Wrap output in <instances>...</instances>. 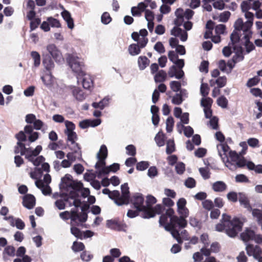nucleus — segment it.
<instances>
[{"mask_svg": "<svg viewBox=\"0 0 262 262\" xmlns=\"http://www.w3.org/2000/svg\"><path fill=\"white\" fill-rule=\"evenodd\" d=\"M106 226L111 229L116 230H121L122 229L121 223L115 220H107Z\"/></svg>", "mask_w": 262, "mask_h": 262, "instance_id": "37", "label": "nucleus"}, {"mask_svg": "<svg viewBox=\"0 0 262 262\" xmlns=\"http://www.w3.org/2000/svg\"><path fill=\"white\" fill-rule=\"evenodd\" d=\"M155 140L159 146H162L165 144L164 135L160 132H159L156 135Z\"/></svg>", "mask_w": 262, "mask_h": 262, "instance_id": "49", "label": "nucleus"}, {"mask_svg": "<svg viewBox=\"0 0 262 262\" xmlns=\"http://www.w3.org/2000/svg\"><path fill=\"white\" fill-rule=\"evenodd\" d=\"M246 250L249 256H252L258 262H262V250L259 246L248 244Z\"/></svg>", "mask_w": 262, "mask_h": 262, "instance_id": "14", "label": "nucleus"}, {"mask_svg": "<svg viewBox=\"0 0 262 262\" xmlns=\"http://www.w3.org/2000/svg\"><path fill=\"white\" fill-rule=\"evenodd\" d=\"M42 150V147L38 145L34 149L31 148L26 149V151L23 152L21 155H24L25 158L32 162L34 166H38L45 161V158L42 156H37Z\"/></svg>", "mask_w": 262, "mask_h": 262, "instance_id": "10", "label": "nucleus"}, {"mask_svg": "<svg viewBox=\"0 0 262 262\" xmlns=\"http://www.w3.org/2000/svg\"><path fill=\"white\" fill-rule=\"evenodd\" d=\"M69 145L70 146V149L73 151L72 152L78 154L79 156H81V151L78 143L74 142L69 144Z\"/></svg>", "mask_w": 262, "mask_h": 262, "instance_id": "61", "label": "nucleus"}, {"mask_svg": "<svg viewBox=\"0 0 262 262\" xmlns=\"http://www.w3.org/2000/svg\"><path fill=\"white\" fill-rule=\"evenodd\" d=\"M157 202L156 199L152 195H148L146 198V205L147 209H149L151 208L152 205L155 204Z\"/></svg>", "mask_w": 262, "mask_h": 262, "instance_id": "56", "label": "nucleus"}, {"mask_svg": "<svg viewBox=\"0 0 262 262\" xmlns=\"http://www.w3.org/2000/svg\"><path fill=\"white\" fill-rule=\"evenodd\" d=\"M80 223H79L78 225H79ZM74 225H76V224H74L73 225H71V233L74 235L75 237L80 238L82 239L83 238V232H82L80 229L77 228V227H74L73 226Z\"/></svg>", "mask_w": 262, "mask_h": 262, "instance_id": "44", "label": "nucleus"}, {"mask_svg": "<svg viewBox=\"0 0 262 262\" xmlns=\"http://www.w3.org/2000/svg\"><path fill=\"white\" fill-rule=\"evenodd\" d=\"M230 219V216L223 214L221 223L217 224L215 228L218 231H225L229 236L233 237L241 230L243 223L236 217Z\"/></svg>", "mask_w": 262, "mask_h": 262, "instance_id": "3", "label": "nucleus"}, {"mask_svg": "<svg viewBox=\"0 0 262 262\" xmlns=\"http://www.w3.org/2000/svg\"><path fill=\"white\" fill-rule=\"evenodd\" d=\"M174 151V143L173 140H169L166 143V151L167 154H170Z\"/></svg>", "mask_w": 262, "mask_h": 262, "instance_id": "53", "label": "nucleus"}, {"mask_svg": "<svg viewBox=\"0 0 262 262\" xmlns=\"http://www.w3.org/2000/svg\"><path fill=\"white\" fill-rule=\"evenodd\" d=\"M228 102V100L224 96H221L217 99V104L223 108L227 107Z\"/></svg>", "mask_w": 262, "mask_h": 262, "instance_id": "54", "label": "nucleus"}, {"mask_svg": "<svg viewBox=\"0 0 262 262\" xmlns=\"http://www.w3.org/2000/svg\"><path fill=\"white\" fill-rule=\"evenodd\" d=\"M237 45V43H233L231 41V43H229L228 46L223 48L222 51L223 55L226 57H229L232 51H236Z\"/></svg>", "mask_w": 262, "mask_h": 262, "instance_id": "36", "label": "nucleus"}, {"mask_svg": "<svg viewBox=\"0 0 262 262\" xmlns=\"http://www.w3.org/2000/svg\"><path fill=\"white\" fill-rule=\"evenodd\" d=\"M33 125L34 128L36 130H40L42 128V130H45L47 129V126L39 119H36L33 123Z\"/></svg>", "mask_w": 262, "mask_h": 262, "instance_id": "47", "label": "nucleus"}, {"mask_svg": "<svg viewBox=\"0 0 262 262\" xmlns=\"http://www.w3.org/2000/svg\"><path fill=\"white\" fill-rule=\"evenodd\" d=\"M23 204L28 209H32L35 205V198L32 194H27L23 197Z\"/></svg>", "mask_w": 262, "mask_h": 262, "instance_id": "21", "label": "nucleus"}, {"mask_svg": "<svg viewBox=\"0 0 262 262\" xmlns=\"http://www.w3.org/2000/svg\"><path fill=\"white\" fill-rule=\"evenodd\" d=\"M172 97L171 102L175 105H180L188 97V93L186 90L182 89Z\"/></svg>", "mask_w": 262, "mask_h": 262, "instance_id": "17", "label": "nucleus"}, {"mask_svg": "<svg viewBox=\"0 0 262 262\" xmlns=\"http://www.w3.org/2000/svg\"><path fill=\"white\" fill-rule=\"evenodd\" d=\"M61 15L63 19L67 22L68 28L71 29H73L74 24L70 13L68 11L64 10L61 12Z\"/></svg>", "mask_w": 262, "mask_h": 262, "instance_id": "27", "label": "nucleus"}, {"mask_svg": "<svg viewBox=\"0 0 262 262\" xmlns=\"http://www.w3.org/2000/svg\"><path fill=\"white\" fill-rule=\"evenodd\" d=\"M206 31L204 34V37L205 38H209L211 37L212 41L216 43L221 41L220 35L215 34L212 35V30L214 28V23L212 20H209L207 21L206 25Z\"/></svg>", "mask_w": 262, "mask_h": 262, "instance_id": "16", "label": "nucleus"}, {"mask_svg": "<svg viewBox=\"0 0 262 262\" xmlns=\"http://www.w3.org/2000/svg\"><path fill=\"white\" fill-rule=\"evenodd\" d=\"M84 249V245L81 242H74L72 246V249L75 252H78Z\"/></svg>", "mask_w": 262, "mask_h": 262, "instance_id": "60", "label": "nucleus"}, {"mask_svg": "<svg viewBox=\"0 0 262 262\" xmlns=\"http://www.w3.org/2000/svg\"><path fill=\"white\" fill-rule=\"evenodd\" d=\"M254 232L250 229H246L241 234V239L245 242H247L250 240H253Z\"/></svg>", "mask_w": 262, "mask_h": 262, "instance_id": "35", "label": "nucleus"}, {"mask_svg": "<svg viewBox=\"0 0 262 262\" xmlns=\"http://www.w3.org/2000/svg\"><path fill=\"white\" fill-rule=\"evenodd\" d=\"M122 194L119 193V196L116 198V204L120 206L123 204H128L129 201V187L127 183H124L121 186Z\"/></svg>", "mask_w": 262, "mask_h": 262, "instance_id": "13", "label": "nucleus"}, {"mask_svg": "<svg viewBox=\"0 0 262 262\" xmlns=\"http://www.w3.org/2000/svg\"><path fill=\"white\" fill-rule=\"evenodd\" d=\"M68 62L72 71L77 74L78 81L79 80V77L80 74L82 75L83 63L81 59L74 55H69L67 58Z\"/></svg>", "mask_w": 262, "mask_h": 262, "instance_id": "11", "label": "nucleus"}, {"mask_svg": "<svg viewBox=\"0 0 262 262\" xmlns=\"http://www.w3.org/2000/svg\"><path fill=\"white\" fill-rule=\"evenodd\" d=\"M238 45H237V47L236 48V51H234L235 54L234 56H233L232 58L233 62L234 63L239 62L243 60L244 59L243 49L240 46Z\"/></svg>", "mask_w": 262, "mask_h": 262, "instance_id": "33", "label": "nucleus"}, {"mask_svg": "<svg viewBox=\"0 0 262 262\" xmlns=\"http://www.w3.org/2000/svg\"><path fill=\"white\" fill-rule=\"evenodd\" d=\"M163 210V207L161 205H157L154 208L151 207L149 209L146 210L143 215L144 218L149 219L155 216L156 214H161Z\"/></svg>", "mask_w": 262, "mask_h": 262, "instance_id": "19", "label": "nucleus"}, {"mask_svg": "<svg viewBox=\"0 0 262 262\" xmlns=\"http://www.w3.org/2000/svg\"><path fill=\"white\" fill-rule=\"evenodd\" d=\"M209 92V88L207 83H202L201 85L200 92L201 95L204 97H206L208 95Z\"/></svg>", "mask_w": 262, "mask_h": 262, "instance_id": "64", "label": "nucleus"}, {"mask_svg": "<svg viewBox=\"0 0 262 262\" xmlns=\"http://www.w3.org/2000/svg\"><path fill=\"white\" fill-rule=\"evenodd\" d=\"M171 34L175 36H179L182 41H185L187 39V33L181 29L175 27L171 31Z\"/></svg>", "mask_w": 262, "mask_h": 262, "instance_id": "24", "label": "nucleus"}, {"mask_svg": "<svg viewBox=\"0 0 262 262\" xmlns=\"http://www.w3.org/2000/svg\"><path fill=\"white\" fill-rule=\"evenodd\" d=\"M43 83L47 86H51L53 82V78L50 74H47L41 77Z\"/></svg>", "mask_w": 262, "mask_h": 262, "instance_id": "51", "label": "nucleus"}, {"mask_svg": "<svg viewBox=\"0 0 262 262\" xmlns=\"http://www.w3.org/2000/svg\"><path fill=\"white\" fill-rule=\"evenodd\" d=\"M194 11L189 9L184 10L182 8L177 9L175 12L176 18L174 24L177 26H181L184 23V27L186 30H190L192 26L191 22L188 21L192 18Z\"/></svg>", "mask_w": 262, "mask_h": 262, "instance_id": "8", "label": "nucleus"}, {"mask_svg": "<svg viewBox=\"0 0 262 262\" xmlns=\"http://www.w3.org/2000/svg\"><path fill=\"white\" fill-rule=\"evenodd\" d=\"M107 156V149L105 145L101 146L99 151L97 154V157L99 160H104Z\"/></svg>", "mask_w": 262, "mask_h": 262, "instance_id": "41", "label": "nucleus"}, {"mask_svg": "<svg viewBox=\"0 0 262 262\" xmlns=\"http://www.w3.org/2000/svg\"><path fill=\"white\" fill-rule=\"evenodd\" d=\"M138 63L140 70H143L149 63V60L146 56H140L138 58Z\"/></svg>", "mask_w": 262, "mask_h": 262, "instance_id": "38", "label": "nucleus"}, {"mask_svg": "<svg viewBox=\"0 0 262 262\" xmlns=\"http://www.w3.org/2000/svg\"><path fill=\"white\" fill-rule=\"evenodd\" d=\"M166 124L167 132L168 133L171 132L174 125V121L173 118L171 117H169L166 120Z\"/></svg>", "mask_w": 262, "mask_h": 262, "instance_id": "59", "label": "nucleus"}, {"mask_svg": "<svg viewBox=\"0 0 262 262\" xmlns=\"http://www.w3.org/2000/svg\"><path fill=\"white\" fill-rule=\"evenodd\" d=\"M46 50L49 54V56L52 57L56 62L61 63L64 61L61 51L55 44L48 45L46 46Z\"/></svg>", "mask_w": 262, "mask_h": 262, "instance_id": "12", "label": "nucleus"}, {"mask_svg": "<svg viewBox=\"0 0 262 262\" xmlns=\"http://www.w3.org/2000/svg\"><path fill=\"white\" fill-rule=\"evenodd\" d=\"M31 56L34 61V65L35 67H37L40 63V56L39 54L36 51H32Z\"/></svg>", "mask_w": 262, "mask_h": 262, "instance_id": "45", "label": "nucleus"}, {"mask_svg": "<svg viewBox=\"0 0 262 262\" xmlns=\"http://www.w3.org/2000/svg\"><path fill=\"white\" fill-rule=\"evenodd\" d=\"M15 137L18 140L17 145L20 147L21 154L23 153V152L26 151V149L31 148L26 147L27 145L29 146V144L27 145L22 143V142L25 141L27 140V137L24 132L20 131L15 135Z\"/></svg>", "mask_w": 262, "mask_h": 262, "instance_id": "20", "label": "nucleus"}, {"mask_svg": "<svg viewBox=\"0 0 262 262\" xmlns=\"http://www.w3.org/2000/svg\"><path fill=\"white\" fill-rule=\"evenodd\" d=\"M59 216L64 220L70 219L71 220V225L74 224H78L85 222L88 217L87 214L83 212V209H82V212L80 213H78L76 209H72L70 212L66 211L60 213Z\"/></svg>", "mask_w": 262, "mask_h": 262, "instance_id": "9", "label": "nucleus"}, {"mask_svg": "<svg viewBox=\"0 0 262 262\" xmlns=\"http://www.w3.org/2000/svg\"><path fill=\"white\" fill-rule=\"evenodd\" d=\"M212 188L215 192H221L225 191L227 186L223 181H218L212 184Z\"/></svg>", "mask_w": 262, "mask_h": 262, "instance_id": "30", "label": "nucleus"}, {"mask_svg": "<svg viewBox=\"0 0 262 262\" xmlns=\"http://www.w3.org/2000/svg\"><path fill=\"white\" fill-rule=\"evenodd\" d=\"M252 210V214L253 217L256 219L258 223L262 222V210L258 209H253Z\"/></svg>", "mask_w": 262, "mask_h": 262, "instance_id": "48", "label": "nucleus"}, {"mask_svg": "<svg viewBox=\"0 0 262 262\" xmlns=\"http://www.w3.org/2000/svg\"><path fill=\"white\" fill-rule=\"evenodd\" d=\"M13 225H11L12 227H16L17 229L23 230L25 227V223L19 218H15L13 220Z\"/></svg>", "mask_w": 262, "mask_h": 262, "instance_id": "46", "label": "nucleus"}, {"mask_svg": "<svg viewBox=\"0 0 262 262\" xmlns=\"http://www.w3.org/2000/svg\"><path fill=\"white\" fill-rule=\"evenodd\" d=\"M80 257L83 261L88 262L93 258V255L88 251H84L81 254Z\"/></svg>", "mask_w": 262, "mask_h": 262, "instance_id": "58", "label": "nucleus"}, {"mask_svg": "<svg viewBox=\"0 0 262 262\" xmlns=\"http://www.w3.org/2000/svg\"><path fill=\"white\" fill-rule=\"evenodd\" d=\"M175 169L178 174H182L185 170V165L183 162H178L176 163Z\"/></svg>", "mask_w": 262, "mask_h": 262, "instance_id": "55", "label": "nucleus"}, {"mask_svg": "<svg viewBox=\"0 0 262 262\" xmlns=\"http://www.w3.org/2000/svg\"><path fill=\"white\" fill-rule=\"evenodd\" d=\"M144 198L142 194L135 193L130 199L131 203L138 211H142L144 214L147 209V207L144 205Z\"/></svg>", "mask_w": 262, "mask_h": 262, "instance_id": "15", "label": "nucleus"}, {"mask_svg": "<svg viewBox=\"0 0 262 262\" xmlns=\"http://www.w3.org/2000/svg\"><path fill=\"white\" fill-rule=\"evenodd\" d=\"M49 164L47 163H43L41 167H36L34 171L30 173V177L36 180L35 185L41 190L42 194L45 195H50L51 193L52 189L49 185L51 182V177L49 174L46 173L44 175L43 180L38 179L41 177L43 171L49 172Z\"/></svg>", "mask_w": 262, "mask_h": 262, "instance_id": "2", "label": "nucleus"}, {"mask_svg": "<svg viewBox=\"0 0 262 262\" xmlns=\"http://www.w3.org/2000/svg\"><path fill=\"white\" fill-rule=\"evenodd\" d=\"M238 200L240 204L243 205L245 208L248 209H252L250 205L249 201L245 193L243 192H239Z\"/></svg>", "mask_w": 262, "mask_h": 262, "instance_id": "32", "label": "nucleus"}, {"mask_svg": "<svg viewBox=\"0 0 262 262\" xmlns=\"http://www.w3.org/2000/svg\"><path fill=\"white\" fill-rule=\"evenodd\" d=\"M102 192L105 194H108L109 198L112 200H114L115 203L116 200H117L116 198H118L119 196V191L118 190H114L113 191H111L108 189L105 188L103 189Z\"/></svg>", "mask_w": 262, "mask_h": 262, "instance_id": "40", "label": "nucleus"}, {"mask_svg": "<svg viewBox=\"0 0 262 262\" xmlns=\"http://www.w3.org/2000/svg\"><path fill=\"white\" fill-rule=\"evenodd\" d=\"M149 166L147 161H141L137 163L136 169L139 171H143L146 169Z\"/></svg>", "mask_w": 262, "mask_h": 262, "instance_id": "52", "label": "nucleus"}, {"mask_svg": "<svg viewBox=\"0 0 262 262\" xmlns=\"http://www.w3.org/2000/svg\"><path fill=\"white\" fill-rule=\"evenodd\" d=\"M140 49L138 45L134 43L129 46L128 51L131 55L135 56L140 54L141 52Z\"/></svg>", "mask_w": 262, "mask_h": 262, "instance_id": "43", "label": "nucleus"}, {"mask_svg": "<svg viewBox=\"0 0 262 262\" xmlns=\"http://www.w3.org/2000/svg\"><path fill=\"white\" fill-rule=\"evenodd\" d=\"M168 56L169 60L174 64L170 67L168 74L170 77H175L180 79L184 75V72L182 70L185 63L184 59H179L178 55L174 51H170L168 52Z\"/></svg>", "mask_w": 262, "mask_h": 262, "instance_id": "6", "label": "nucleus"}, {"mask_svg": "<svg viewBox=\"0 0 262 262\" xmlns=\"http://www.w3.org/2000/svg\"><path fill=\"white\" fill-rule=\"evenodd\" d=\"M119 167L120 165L118 163H114L109 166L103 167L100 170L98 173V178H100L102 176L107 174L111 171L115 172L119 170Z\"/></svg>", "mask_w": 262, "mask_h": 262, "instance_id": "23", "label": "nucleus"}, {"mask_svg": "<svg viewBox=\"0 0 262 262\" xmlns=\"http://www.w3.org/2000/svg\"><path fill=\"white\" fill-rule=\"evenodd\" d=\"M69 88L75 99L79 101H82L85 99L86 96L79 88L75 86H70Z\"/></svg>", "mask_w": 262, "mask_h": 262, "instance_id": "22", "label": "nucleus"}, {"mask_svg": "<svg viewBox=\"0 0 262 262\" xmlns=\"http://www.w3.org/2000/svg\"><path fill=\"white\" fill-rule=\"evenodd\" d=\"M82 77V85L84 89H89L93 86V81L90 75L84 74H80Z\"/></svg>", "mask_w": 262, "mask_h": 262, "instance_id": "28", "label": "nucleus"}, {"mask_svg": "<svg viewBox=\"0 0 262 262\" xmlns=\"http://www.w3.org/2000/svg\"><path fill=\"white\" fill-rule=\"evenodd\" d=\"M186 201L184 198L180 199L177 203V211L180 215L188 217L189 215L188 209L186 207Z\"/></svg>", "mask_w": 262, "mask_h": 262, "instance_id": "18", "label": "nucleus"}, {"mask_svg": "<svg viewBox=\"0 0 262 262\" xmlns=\"http://www.w3.org/2000/svg\"><path fill=\"white\" fill-rule=\"evenodd\" d=\"M227 198L229 201L236 202L238 200V193L234 191L229 192L227 194Z\"/></svg>", "mask_w": 262, "mask_h": 262, "instance_id": "63", "label": "nucleus"}, {"mask_svg": "<svg viewBox=\"0 0 262 262\" xmlns=\"http://www.w3.org/2000/svg\"><path fill=\"white\" fill-rule=\"evenodd\" d=\"M247 163L246 160L240 157L234 164H231L230 163H228L226 164V166L230 170H234L237 167H243L245 165L247 166Z\"/></svg>", "mask_w": 262, "mask_h": 262, "instance_id": "31", "label": "nucleus"}, {"mask_svg": "<svg viewBox=\"0 0 262 262\" xmlns=\"http://www.w3.org/2000/svg\"><path fill=\"white\" fill-rule=\"evenodd\" d=\"M240 158V156L235 151H230L229 152V157L227 156L225 162H224L226 166V164L230 163L231 164L234 163Z\"/></svg>", "mask_w": 262, "mask_h": 262, "instance_id": "34", "label": "nucleus"}, {"mask_svg": "<svg viewBox=\"0 0 262 262\" xmlns=\"http://www.w3.org/2000/svg\"><path fill=\"white\" fill-rule=\"evenodd\" d=\"M217 148L222 160L223 162H225V160L227 156V152L229 149V146L226 144L221 143L217 145Z\"/></svg>", "mask_w": 262, "mask_h": 262, "instance_id": "25", "label": "nucleus"}, {"mask_svg": "<svg viewBox=\"0 0 262 262\" xmlns=\"http://www.w3.org/2000/svg\"><path fill=\"white\" fill-rule=\"evenodd\" d=\"M247 167L250 170H254L257 173L262 174V165H255L254 163L251 161L248 162Z\"/></svg>", "mask_w": 262, "mask_h": 262, "instance_id": "39", "label": "nucleus"}, {"mask_svg": "<svg viewBox=\"0 0 262 262\" xmlns=\"http://www.w3.org/2000/svg\"><path fill=\"white\" fill-rule=\"evenodd\" d=\"M70 174H67L61 179L60 188L65 191L67 196L65 201L69 203V206H74L76 208L80 207L81 201L78 198V191L81 188L82 184L80 182L72 180Z\"/></svg>", "mask_w": 262, "mask_h": 262, "instance_id": "1", "label": "nucleus"}, {"mask_svg": "<svg viewBox=\"0 0 262 262\" xmlns=\"http://www.w3.org/2000/svg\"><path fill=\"white\" fill-rule=\"evenodd\" d=\"M241 8L242 12L244 13V16L247 20L244 23L242 18H238L234 24V29H241L242 27H245L246 28L252 27L253 24L254 14L253 13L249 11L251 9V2L243 1L241 3Z\"/></svg>", "mask_w": 262, "mask_h": 262, "instance_id": "7", "label": "nucleus"}, {"mask_svg": "<svg viewBox=\"0 0 262 262\" xmlns=\"http://www.w3.org/2000/svg\"><path fill=\"white\" fill-rule=\"evenodd\" d=\"M251 29V27H242L241 29H234L230 35L231 41L233 43H237V45L240 40H244L245 46L247 53H249L255 48L253 43L250 41V39L252 34Z\"/></svg>", "mask_w": 262, "mask_h": 262, "instance_id": "5", "label": "nucleus"}, {"mask_svg": "<svg viewBox=\"0 0 262 262\" xmlns=\"http://www.w3.org/2000/svg\"><path fill=\"white\" fill-rule=\"evenodd\" d=\"M214 28L215 34H223L225 32L226 26L223 24L217 25L215 27L214 26Z\"/></svg>", "mask_w": 262, "mask_h": 262, "instance_id": "62", "label": "nucleus"}, {"mask_svg": "<svg viewBox=\"0 0 262 262\" xmlns=\"http://www.w3.org/2000/svg\"><path fill=\"white\" fill-rule=\"evenodd\" d=\"M167 74L163 70L159 71L155 76L154 79L156 82H162L165 80Z\"/></svg>", "mask_w": 262, "mask_h": 262, "instance_id": "42", "label": "nucleus"}, {"mask_svg": "<svg viewBox=\"0 0 262 262\" xmlns=\"http://www.w3.org/2000/svg\"><path fill=\"white\" fill-rule=\"evenodd\" d=\"M42 56L43 57L42 63L46 69L48 71L53 69L54 67V63L51 56L45 55L44 52H42Z\"/></svg>", "mask_w": 262, "mask_h": 262, "instance_id": "29", "label": "nucleus"}, {"mask_svg": "<svg viewBox=\"0 0 262 262\" xmlns=\"http://www.w3.org/2000/svg\"><path fill=\"white\" fill-rule=\"evenodd\" d=\"M220 247L217 243H213L211 244L210 250L206 248H202L201 252L205 256H208L210 252L216 253L219 251Z\"/></svg>", "mask_w": 262, "mask_h": 262, "instance_id": "26", "label": "nucleus"}, {"mask_svg": "<svg viewBox=\"0 0 262 262\" xmlns=\"http://www.w3.org/2000/svg\"><path fill=\"white\" fill-rule=\"evenodd\" d=\"M170 87L171 90L174 92H179L181 89V82L177 81H172L170 82Z\"/></svg>", "mask_w": 262, "mask_h": 262, "instance_id": "50", "label": "nucleus"}, {"mask_svg": "<svg viewBox=\"0 0 262 262\" xmlns=\"http://www.w3.org/2000/svg\"><path fill=\"white\" fill-rule=\"evenodd\" d=\"M67 136L68 141L71 143H74L77 139V136L75 132H70L64 133Z\"/></svg>", "mask_w": 262, "mask_h": 262, "instance_id": "57", "label": "nucleus"}, {"mask_svg": "<svg viewBox=\"0 0 262 262\" xmlns=\"http://www.w3.org/2000/svg\"><path fill=\"white\" fill-rule=\"evenodd\" d=\"M174 211L171 208L167 209V214L170 218V223L166 224L164 228L166 231H170L172 236L176 239L178 242H180V232L177 229L184 228L187 225V222L185 220L187 217L180 215L178 216L174 215Z\"/></svg>", "mask_w": 262, "mask_h": 262, "instance_id": "4", "label": "nucleus"}]
</instances>
